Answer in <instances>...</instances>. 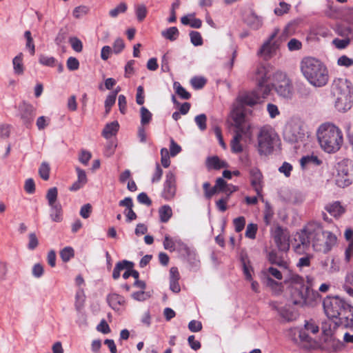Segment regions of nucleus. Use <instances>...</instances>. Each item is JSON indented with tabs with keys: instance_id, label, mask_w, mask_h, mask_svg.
<instances>
[{
	"instance_id": "nucleus-1",
	"label": "nucleus",
	"mask_w": 353,
	"mask_h": 353,
	"mask_svg": "<svg viewBox=\"0 0 353 353\" xmlns=\"http://www.w3.org/2000/svg\"><path fill=\"white\" fill-rule=\"evenodd\" d=\"M294 241V251L299 254L308 250L311 243L315 250L325 254L336 244L337 237L333 232L324 230L320 223L312 221L296 233Z\"/></svg>"
},
{
	"instance_id": "nucleus-2",
	"label": "nucleus",
	"mask_w": 353,
	"mask_h": 353,
	"mask_svg": "<svg viewBox=\"0 0 353 353\" xmlns=\"http://www.w3.org/2000/svg\"><path fill=\"white\" fill-rule=\"evenodd\" d=\"M301 71L307 81L314 87H323L329 81V70L320 59L305 57L300 63Z\"/></svg>"
},
{
	"instance_id": "nucleus-3",
	"label": "nucleus",
	"mask_w": 353,
	"mask_h": 353,
	"mask_svg": "<svg viewBox=\"0 0 353 353\" xmlns=\"http://www.w3.org/2000/svg\"><path fill=\"white\" fill-rule=\"evenodd\" d=\"M321 148L327 153H335L340 150L343 143L341 130L331 123L321 124L316 132Z\"/></svg>"
},
{
	"instance_id": "nucleus-4",
	"label": "nucleus",
	"mask_w": 353,
	"mask_h": 353,
	"mask_svg": "<svg viewBox=\"0 0 353 353\" xmlns=\"http://www.w3.org/2000/svg\"><path fill=\"white\" fill-rule=\"evenodd\" d=\"M332 92L335 97V107L339 111L345 112L350 109L353 101V89L346 79L334 80Z\"/></svg>"
},
{
	"instance_id": "nucleus-5",
	"label": "nucleus",
	"mask_w": 353,
	"mask_h": 353,
	"mask_svg": "<svg viewBox=\"0 0 353 353\" xmlns=\"http://www.w3.org/2000/svg\"><path fill=\"white\" fill-rule=\"evenodd\" d=\"M257 140L259 153L268 155L272 152L274 145L279 141V137L272 128L263 127L259 131Z\"/></svg>"
},
{
	"instance_id": "nucleus-6",
	"label": "nucleus",
	"mask_w": 353,
	"mask_h": 353,
	"mask_svg": "<svg viewBox=\"0 0 353 353\" xmlns=\"http://www.w3.org/2000/svg\"><path fill=\"white\" fill-rule=\"evenodd\" d=\"M270 69L269 64L259 63L254 72L253 78L256 82V88L263 97H267L272 90L271 85L268 83L271 76Z\"/></svg>"
},
{
	"instance_id": "nucleus-7",
	"label": "nucleus",
	"mask_w": 353,
	"mask_h": 353,
	"mask_svg": "<svg viewBox=\"0 0 353 353\" xmlns=\"http://www.w3.org/2000/svg\"><path fill=\"white\" fill-rule=\"evenodd\" d=\"M291 292L292 302L294 305L303 306L312 304L319 299L321 296L317 291L311 290L308 286L301 285L300 287H292Z\"/></svg>"
},
{
	"instance_id": "nucleus-8",
	"label": "nucleus",
	"mask_w": 353,
	"mask_h": 353,
	"mask_svg": "<svg viewBox=\"0 0 353 353\" xmlns=\"http://www.w3.org/2000/svg\"><path fill=\"white\" fill-rule=\"evenodd\" d=\"M271 88H274L276 93L285 99H291L293 95L291 81L286 73L282 71L274 73Z\"/></svg>"
},
{
	"instance_id": "nucleus-9",
	"label": "nucleus",
	"mask_w": 353,
	"mask_h": 353,
	"mask_svg": "<svg viewBox=\"0 0 353 353\" xmlns=\"http://www.w3.org/2000/svg\"><path fill=\"white\" fill-rule=\"evenodd\" d=\"M346 303L339 296H327L323 301L325 315L330 319H337Z\"/></svg>"
},
{
	"instance_id": "nucleus-10",
	"label": "nucleus",
	"mask_w": 353,
	"mask_h": 353,
	"mask_svg": "<svg viewBox=\"0 0 353 353\" xmlns=\"http://www.w3.org/2000/svg\"><path fill=\"white\" fill-rule=\"evenodd\" d=\"M347 163V161H342L337 164L335 181L336 184L341 188L350 185L353 181L351 168Z\"/></svg>"
},
{
	"instance_id": "nucleus-11",
	"label": "nucleus",
	"mask_w": 353,
	"mask_h": 353,
	"mask_svg": "<svg viewBox=\"0 0 353 353\" xmlns=\"http://www.w3.org/2000/svg\"><path fill=\"white\" fill-rule=\"evenodd\" d=\"M176 192V180L175 174L169 171L165 175L163 183V189L161 193L162 197L166 201L173 199Z\"/></svg>"
},
{
	"instance_id": "nucleus-12",
	"label": "nucleus",
	"mask_w": 353,
	"mask_h": 353,
	"mask_svg": "<svg viewBox=\"0 0 353 353\" xmlns=\"http://www.w3.org/2000/svg\"><path fill=\"white\" fill-rule=\"evenodd\" d=\"M19 116L22 123L27 127L29 128L36 116V110L34 106L25 101L21 103L19 105Z\"/></svg>"
},
{
	"instance_id": "nucleus-13",
	"label": "nucleus",
	"mask_w": 353,
	"mask_h": 353,
	"mask_svg": "<svg viewBox=\"0 0 353 353\" xmlns=\"http://www.w3.org/2000/svg\"><path fill=\"white\" fill-rule=\"evenodd\" d=\"M274 242L279 250L286 252L290 248V236L287 230L278 225L273 232Z\"/></svg>"
},
{
	"instance_id": "nucleus-14",
	"label": "nucleus",
	"mask_w": 353,
	"mask_h": 353,
	"mask_svg": "<svg viewBox=\"0 0 353 353\" xmlns=\"http://www.w3.org/2000/svg\"><path fill=\"white\" fill-rule=\"evenodd\" d=\"M336 325H343L346 328H353V307L348 303L345 304L340 316L337 318Z\"/></svg>"
},
{
	"instance_id": "nucleus-15",
	"label": "nucleus",
	"mask_w": 353,
	"mask_h": 353,
	"mask_svg": "<svg viewBox=\"0 0 353 353\" xmlns=\"http://www.w3.org/2000/svg\"><path fill=\"white\" fill-rule=\"evenodd\" d=\"M258 90V88L253 92H244L238 97V101L242 106H254L257 104L261 99H264Z\"/></svg>"
},
{
	"instance_id": "nucleus-16",
	"label": "nucleus",
	"mask_w": 353,
	"mask_h": 353,
	"mask_svg": "<svg viewBox=\"0 0 353 353\" xmlns=\"http://www.w3.org/2000/svg\"><path fill=\"white\" fill-rule=\"evenodd\" d=\"M272 307L278 311L281 317L286 321H292L299 316L297 311L289 304L279 307L276 305V303H274Z\"/></svg>"
},
{
	"instance_id": "nucleus-17",
	"label": "nucleus",
	"mask_w": 353,
	"mask_h": 353,
	"mask_svg": "<svg viewBox=\"0 0 353 353\" xmlns=\"http://www.w3.org/2000/svg\"><path fill=\"white\" fill-rule=\"evenodd\" d=\"M284 137L288 142L298 143L304 139L305 134L301 130V127L296 125L290 126L285 130L284 132Z\"/></svg>"
},
{
	"instance_id": "nucleus-18",
	"label": "nucleus",
	"mask_w": 353,
	"mask_h": 353,
	"mask_svg": "<svg viewBox=\"0 0 353 353\" xmlns=\"http://www.w3.org/2000/svg\"><path fill=\"white\" fill-rule=\"evenodd\" d=\"M299 338L300 347L305 350H315L319 347L318 342L310 337L305 330L299 331Z\"/></svg>"
},
{
	"instance_id": "nucleus-19",
	"label": "nucleus",
	"mask_w": 353,
	"mask_h": 353,
	"mask_svg": "<svg viewBox=\"0 0 353 353\" xmlns=\"http://www.w3.org/2000/svg\"><path fill=\"white\" fill-rule=\"evenodd\" d=\"M176 243L175 251H176L181 256L186 259L188 261L192 262L196 260V253L191 250L187 244H185L181 239Z\"/></svg>"
},
{
	"instance_id": "nucleus-20",
	"label": "nucleus",
	"mask_w": 353,
	"mask_h": 353,
	"mask_svg": "<svg viewBox=\"0 0 353 353\" xmlns=\"http://www.w3.org/2000/svg\"><path fill=\"white\" fill-rule=\"evenodd\" d=\"M251 185L258 194L262 191L263 175L261 171L256 168H252L250 171Z\"/></svg>"
},
{
	"instance_id": "nucleus-21",
	"label": "nucleus",
	"mask_w": 353,
	"mask_h": 353,
	"mask_svg": "<svg viewBox=\"0 0 353 353\" xmlns=\"http://www.w3.org/2000/svg\"><path fill=\"white\" fill-rule=\"evenodd\" d=\"M232 117L236 128L235 131L239 132V130H241L242 132H245L243 123L245 122V115L243 110L236 108L232 111Z\"/></svg>"
},
{
	"instance_id": "nucleus-22",
	"label": "nucleus",
	"mask_w": 353,
	"mask_h": 353,
	"mask_svg": "<svg viewBox=\"0 0 353 353\" xmlns=\"http://www.w3.org/2000/svg\"><path fill=\"white\" fill-rule=\"evenodd\" d=\"M281 270H278L276 268L272 266L266 269L264 273L268 276H271L278 280H281L283 278ZM267 285L268 286L274 288V286H279V283L273 280L272 279L268 277Z\"/></svg>"
},
{
	"instance_id": "nucleus-23",
	"label": "nucleus",
	"mask_w": 353,
	"mask_h": 353,
	"mask_svg": "<svg viewBox=\"0 0 353 353\" xmlns=\"http://www.w3.org/2000/svg\"><path fill=\"white\" fill-rule=\"evenodd\" d=\"M325 210L332 216L339 218L345 212V208L340 201H334L325 205Z\"/></svg>"
},
{
	"instance_id": "nucleus-24",
	"label": "nucleus",
	"mask_w": 353,
	"mask_h": 353,
	"mask_svg": "<svg viewBox=\"0 0 353 353\" xmlns=\"http://www.w3.org/2000/svg\"><path fill=\"white\" fill-rule=\"evenodd\" d=\"M268 259L271 264L278 266L281 270H286L288 269V262L282 256L279 255L276 252L274 251L270 252L268 254Z\"/></svg>"
},
{
	"instance_id": "nucleus-25",
	"label": "nucleus",
	"mask_w": 353,
	"mask_h": 353,
	"mask_svg": "<svg viewBox=\"0 0 353 353\" xmlns=\"http://www.w3.org/2000/svg\"><path fill=\"white\" fill-rule=\"evenodd\" d=\"M244 134L245 132H242L241 130H239V132L234 131V135L230 142L232 152L239 154L243 152V148L241 143V141Z\"/></svg>"
},
{
	"instance_id": "nucleus-26",
	"label": "nucleus",
	"mask_w": 353,
	"mask_h": 353,
	"mask_svg": "<svg viewBox=\"0 0 353 353\" xmlns=\"http://www.w3.org/2000/svg\"><path fill=\"white\" fill-rule=\"evenodd\" d=\"M134 263L127 260H122L117 263L112 272V278L114 280L120 277L121 272L125 269H132L134 268Z\"/></svg>"
},
{
	"instance_id": "nucleus-27",
	"label": "nucleus",
	"mask_w": 353,
	"mask_h": 353,
	"mask_svg": "<svg viewBox=\"0 0 353 353\" xmlns=\"http://www.w3.org/2000/svg\"><path fill=\"white\" fill-rule=\"evenodd\" d=\"M206 166L209 170H220L221 168H228V163L221 160L217 156L208 157L206 160Z\"/></svg>"
},
{
	"instance_id": "nucleus-28",
	"label": "nucleus",
	"mask_w": 353,
	"mask_h": 353,
	"mask_svg": "<svg viewBox=\"0 0 353 353\" xmlns=\"http://www.w3.org/2000/svg\"><path fill=\"white\" fill-rule=\"evenodd\" d=\"M181 23L185 26H189L193 28H199L202 25L201 19L195 17V13L185 15L181 19Z\"/></svg>"
},
{
	"instance_id": "nucleus-29",
	"label": "nucleus",
	"mask_w": 353,
	"mask_h": 353,
	"mask_svg": "<svg viewBox=\"0 0 353 353\" xmlns=\"http://www.w3.org/2000/svg\"><path fill=\"white\" fill-rule=\"evenodd\" d=\"M107 301L109 305L114 310H119V307L125 303L123 296L114 293L109 294L108 296Z\"/></svg>"
},
{
	"instance_id": "nucleus-30",
	"label": "nucleus",
	"mask_w": 353,
	"mask_h": 353,
	"mask_svg": "<svg viewBox=\"0 0 353 353\" xmlns=\"http://www.w3.org/2000/svg\"><path fill=\"white\" fill-rule=\"evenodd\" d=\"M277 46H261L257 54L265 60H268L276 53Z\"/></svg>"
},
{
	"instance_id": "nucleus-31",
	"label": "nucleus",
	"mask_w": 353,
	"mask_h": 353,
	"mask_svg": "<svg viewBox=\"0 0 353 353\" xmlns=\"http://www.w3.org/2000/svg\"><path fill=\"white\" fill-rule=\"evenodd\" d=\"M119 128V123L117 121H112L105 125L103 130L102 134L105 139H109L117 134Z\"/></svg>"
},
{
	"instance_id": "nucleus-32",
	"label": "nucleus",
	"mask_w": 353,
	"mask_h": 353,
	"mask_svg": "<svg viewBox=\"0 0 353 353\" xmlns=\"http://www.w3.org/2000/svg\"><path fill=\"white\" fill-rule=\"evenodd\" d=\"M49 206L50 208V216L52 221L57 223L61 222L63 219L61 205L58 203Z\"/></svg>"
},
{
	"instance_id": "nucleus-33",
	"label": "nucleus",
	"mask_w": 353,
	"mask_h": 353,
	"mask_svg": "<svg viewBox=\"0 0 353 353\" xmlns=\"http://www.w3.org/2000/svg\"><path fill=\"white\" fill-rule=\"evenodd\" d=\"M159 214L161 222L167 223L172 217V208L168 205H163L159 210Z\"/></svg>"
},
{
	"instance_id": "nucleus-34",
	"label": "nucleus",
	"mask_w": 353,
	"mask_h": 353,
	"mask_svg": "<svg viewBox=\"0 0 353 353\" xmlns=\"http://www.w3.org/2000/svg\"><path fill=\"white\" fill-rule=\"evenodd\" d=\"M322 161L316 157L314 155L303 157L300 160L301 165L303 168H305L308 165H319Z\"/></svg>"
},
{
	"instance_id": "nucleus-35",
	"label": "nucleus",
	"mask_w": 353,
	"mask_h": 353,
	"mask_svg": "<svg viewBox=\"0 0 353 353\" xmlns=\"http://www.w3.org/2000/svg\"><path fill=\"white\" fill-rule=\"evenodd\" d=\"M179 239V237H170L169 235L166 234L163 242L164 249L170 252H174L176 245V242H178Z\"/></svg>"
},
{
	"instance_id": "nucleus-36",
	"label": "nucleus",
	"mask_w": 353,
	"mask_h": 353,
	"mask_svg": "<svg viewBox=\"0 0 353 353\" xmlns=\"http://www.w3.org/2000/svg\"><path fill=\"white\" fill-rule=\"evenodd\" d=\"M14 72L17 74H22L23 73L24 67L23 64V54L19 53L12 60Z\"/></svg>"
},
{
	"instance_id": "nucleus-37",
	"label": "nucleus",
	"mask_w": 353,
	"mask_h": 353,
	"mask_svg": "<svg viewBox=\"0 0 353 353\" xmlns=\"http://www.w3.org/2000/svg\"><path fill=\"white\" fill-rule=\"evenodd\" d=\"M248 23L253 29H259L263 24V20L255 13H251L248 17Z\"/></svg>"
},
{
	"instance_id": "nucleus-38",
	"label": "nucleus",
	"mask_w": 353,
	"mask_h": 353,
	"mask_svg": "<svg viewBox=\"0 0 353 353\" xmlns=\"http://www.w3.org/2000/svg\"><path fill=\"white\" fill-rule=\"evenodd\" d=\"M173 88L176 93L183 99H189L191 94L178 81L174 82Z\"/></svg>"
},
{
	"instance_id": "nucleus-39",
	"label": "nucleus",
	"mask_w": 353,
	"mask_h": 353,
	"mask_svg": "<svg viewBox=\"0 0 353 353\" xmlns=\"http://www.w3.org/2000/svg\"><path fill=\"white\" fill-rule=\"evenodd\" d=\"M294 23H290L289 24H288V26L283 30L282 34L279 36V38L276 41V42H285L286 41V39L294 32Z\"/></svg>"
},
{
	"instance_id": "nucleus-40",
	"label": "nucleus",
	"mask_w": 353,
	"mask_h": 353,
	"mask_svg": "<svg viewBox=\"0 0 353 353\" xmlns=\"http://www.w3.org/2000/svg\"><path fill=\"white\" fill-rule=\"evenodd\" d=\"M58 190L56 187L50 188L46 194V199L49 205L59 203L57 202Z\"/></svg>"
},
{
	"instance_id": "nucleus-41",
	"label": "nucleus",
	"mask_w": 353,
	"mask_h": 353,
	"mask_svg": "<svg viewBox=\"0 0 353 353\" xmlns=\"http://www.w3.org/2000/svg\"><path fill=\"white\" fill-rule=\"evenodd\" d=\"M179 32L176 27H171L162 32V35L169 39L170 41H173L179 37Z\"/></svg>"
},
{
	"instance_id": "nucleus-42",
	"label": "nucleus",
	"mask_w": 353,
	"mask_h": 353,
	"mask_svg": "<svg viewBox=\"0 0 353 353\" xmlns=\"http://www.w3.org/2000/svg\"><path fill=\"white\" fill-rule=\"evenodd\" d=\"M140 114L141 123L142 125H147L151 121L152 114L145 107L143 106L141 108Z\"/></svg>"
},
{
	"instance_id": "nucleus-43",
	"label": "nucleus",
	"mask_w": 353,
	"mask_h": 353,
	"mask_svg": "<svg viewBox=\"0 0 353 353\" xmlns=\"http://www.w3.org/2000/svg\"><path fill=\"white\" fill-rule=\"evenodd\" d=\"M50 165L47 162H43L39 168V174L44 181H48L50 178Z\"/></svg>"
},
{
	"instance_id": "nucleus-44",
	"label": "nucleus",
	"mask_w": 353,
	"mask_h": 353,
	"mask_svg": "<svg viewBox=\"0 0 353 353\" xmlns=\"http://www.w3.org/2000/svg\"><path fill=\"white\" fill-rule=\"evenodd\" d=\"M89 11H90L89 7H88L86 6H79L76 7L74 9V10L72 12V15L76 19H80V18L83 17V16H85L86 14H88Z\"/></svg>"
},
{
	"instance_id": "nucleus-45",
	"label": "nucleus",
	"mask_w": 353,
	"mask_h": 353,
	"mask_svg": "<svg viewBox=\"0 0 353 353\" xmlns=\"http://www.w3.org/2000/svg\"><path fill=\"white\" fill-rule=\"evenodd\" d=\"M147 8L143 4H138L135 7V13L139 21H142L146 17Z\"/></svg>"
},
{
	"instance_id": "nucleus-46",
	"label": "nucleus",
	"mask_w": 353,
	"mask_h": 353,
	"mask_svg": "<svg viewBox=\"0 0 353 353\" xmlns=\"http://www.w3.org/2000/svg\"><path fill=\"white\" fill-rule=\"evenodd\" d=\"M127 4L124 2H121L116 8L110 10L109 14L111 17L115 18L119 15V14L124 13L127 10Z\"/></svg>"
},
{
	"instance_id": "nucleus-47",
	"label": "nucleus",
	"mask_w": 353,
	"mask_h": 353,
	"mask_svg": "<svg viewBox=\"0 0 353 353\" xmlns=\"http://www.w3.org/2000/svg\"><path fill=\"white\" fill-rule=\"evenodd\" d=\"M60 256L63 261L67 262L74 256V250L71 247H65L60 252Z\"/></svg>"
},
{
	"instance_id": "nucleus-48",
	"label": "nucleus",
	"mask_w": 353,
	"mask_h": 353,
	"mask_svg": "<svg viewBox=\"0 0 353 353\" xmlns=\"http://www.w3.org/2000/svg\"><path fill=\"white\" fill-rule=\"evenodd\" d=\"M39 61L41 64L49 66L54 67L55 65L57 60L53 57H48L43 54L40 55Z\"/></svg>"
},
{
	"instance_id": "nucleus-49",
	"label": "nucleus",
	"mask_w": 353,
	"mask_h": 353,
	"mask_svg": "<svg viewBox=\"0 0 353 353\" xmlns=\"http://www.w3.org/2000/svg\"><path fill=\"white\" fill-rule=\"evenodd\" d=\"M194 121H195V123H196L197 126L201 131H203L206 129V128H207V125H206L207 117L205 114H201L196 116L194 118Z\"/></svg>"
},
{
	"instance_id": "nucleus-50",
	"label": "nucleus",
	"mask_w": 353,
	"mask_h": 353,
	"mask_svg": "<svg viewBox=\"0 0 353 353\" xmlns=\"http://www.w3.org/2000/svg\"><path fill=\"white\" fill-rule=\"evenodd\" d=\"M257 225L254 223H250L248 225L246 231H245V236L250 239H254L256 238V234L257 232Z\"/></svg>"
},
{
	"instance_id": "nucleus-51",
	"label": "nucleus",
	"mask_w": 353,
	"mask_h": 353,
	"mask_svg": "<svg viewBox=\"0 0 353 353\" xmlns=\"http://www.w3.org/2000/svg\"><path fill=\"white\" fill-rule=\"evenodd\" d=\"M161 164L164 168H168L170 165V154L167 148H162L161 150Z\"/></svg>"
},
{
	"instance_id": "nucleus-52",
	"label": "nucleus",
	"mask_w": 353,
	"mask_h": 353,
	"mask_svg": "<svg viewBox=\"0 0 353 353\" xmlns=\"http://www.w3.org/2000/svg\"><path fill=\"white\" fill-rule=\"evenodd\" d=\"M337 64L339 66L349 68L353 65V59L346 55L341 56L337 60Z\"/></svg>"
},
{
	"instance_id": "nucleus-53",
	"label": "nucleus",
	"mask_w": 353,
	"mask_h": 353,
	"mask_svg": "<svg viewBox=\"0 0 353 353\" xmlns=\"http://www.w3.org/2000/svg\"><path fill=\"white\" fill-rule=\"evenodd\" d=\"M66 65L69 70L74 71L79 69V62L75 57H70L67 60Z\"/></svg>"
},
{
	"instance_id": "nucleus-54",
	"label": "nucleus",
	"mask_w": 353,
	"mask_h": 353,
	"mask_svg": "<svg viewBox=\"0 0 353 353\" xmlns=\"http://www.w3.org/2000/svg\"><path fill=\"white\" fill-rule=\"evenodd\" d=\"M233 223L236 232H241L245 225V219L243 216H239L234 219Z\"/></svg>"
},
{
	"instance_id": "nucleus-55",
	"label": "nucleus",
	"mask_w": 353,
	"mask_h": 353,
	"mask_svg": "<svg viewBox=\"0 0 353 353\" xmlns=\"http://www.w3.org/2000/svg\"><path fill=\"white\" fill-rule=\"evenodd\" d=\"M279 6L280 8H276L274 10L275 14L278 16H281L287 13L290 8V5L283 1L280 2Z\"/></svg>"
},
{
	"instance_id": "nucleus-56",
	"label": "nucleus",
	"mask_w": 353,
	"mask_h": 353,
	"mask_svg": "<svg viewBox=\"0 0 353 353\" xmlns=\"http://www.w3.org/2000/svg\"><path fill=\"white\" fill-rule=\"evenodd\" d=\"M206 83V81L203 77H195L191 79V84L195 89L202 88Z\"/></svg>"
},
{
	"instance_id": "nucleus-57",
	"label": "nucleus",
	"mask_w": 353,
	"mask_h": 353,
	"mask_svg": "<svg viewBox=\"0 0 353 353\" xmlns=\"http://www.w3.org/2000/svg\"><path fill=\"white\" fill-rule=\"evenodd\" d=\"M305 329L313 334H316L319 330V325L312 319L305 322Z\"/></svg>"
},
{
	"instance_id": "nucleus-58",
	"label": "nucleus",
	"mask_w": 353,
	"mask_h": 353,
	"mask_svg": "<svg viewBox=\"0 0 353 353\" xmlns=\"http://www.w3.org/2000/svg\"><path fill=\"white\" fill-rule=\"evenodd\" d=\"M243 271L247 281H252V276L251 272L253 271L252 268L248 265L245 260H242Z\"/></svg>"
},
{
	"instance_id": "nucleus-59",
	"label": "nucleus",
	"mask_w": 353,
	"mask_h": 353,
	"mask_svg": "<svg viewBox=\"0 0 353 353\" xmlns=\"http://www.w3.org/2000/svg\"><path fill=\"white\" fill-rule=\"evenodd\" d=\"M24 190L28 194H33L35 192V183L32 179L30 178L26 180Z\"/></svg>"
},
{
	"instance_id": "nucleus-60",
	"label": "nucleus",
	"mask_w": 353,
	"mask_h": 353,
	"mask_svg": "<svg viewBox=\"0 0 353 353\" xmlns=\"http://www.w3.org/2000/svg\"><path fill=\"white\" fill-rule=\"evenodd\" d=\"M118 105L119 111L121 114H124L126 112L127 101L124 95L120 94L118 97Z\"/></svg>"
},
{
	"instance_id": "nucleus-61",
	"label": "nucleus",
	"mask_w": 353,
	"mask_h": 353,
	"mask_svg": "<svg viewBox=\"0 0 353 353\" xmlns=\"http://www.w3.org/2000/svg\"><path fill=\"white\" fill-rule=\"evenodd\" d=\"M292 170V165L288 162H284L282 164V165L279 168V171L281 173H283V174L286 177H289L290 176Z\"/></svg>"
},
{
	"instance_id": "nucleus-62",
	"label": "nucleus",
	"mask_w": 353,
	"mask_h": 353,
	"mask_svg": "<svg viewBox=\"0 0 353 353\" xmlns=\"http://www.w3.org/2000/svg\"><path fill=\"white\" fill-rule=\"evenodd\" d=\"M92 212V205L90 203L83 205L80 210V215L83 219H88L90 217Z\"/></svg>"
},
{
	"instance_id": "nucleus-63",
	"label": "nucleus",
	"mask_w": 353,
	"mask_h": 353,
	"mask_svg": "<svg viewBox=\"0 0 353 353\" xmlns=\"http://www.w3.org/2000/svg\"><path fill=\"white\" fill-rule=\"evenodd\" d=\"M188 328L192 332H197L201 330L202 324L199 321L192 320L188 323Z\"/></svg>"
},
{
	"instance_id": "nucleus-64",
	"label": "nucleus",
	"mask_w": 353,
	"mask_h": 353,
	"mask_svg": "<svg viewBox=\"0 0 353 353\" xmlns=\"http://www.w3.org/2000/svg\"><path fill=\"white\" fill-rule=\"evenodd\" d=\"M353 258V239L350 242L345 251V259L349 262Z\"/></svg>"
}]
</instances>
